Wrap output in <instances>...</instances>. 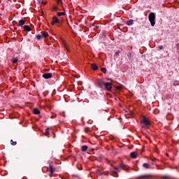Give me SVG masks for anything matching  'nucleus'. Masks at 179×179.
I'll use <instances>...</instances> for the list:
<instances>
[{
    "label": "nucleus",
    "mask_w": 179,
    "mask_h": 179,
    "mask_svg": "<svg viewBox=\"0 0 179 179\" xmlns=\"http://www.w3.org/2000/svg\"><path fill=\"white\" fill-rule=\"evenodd\" d=\"M62 43L63 44L64 48H65V50H66V51L68 52H71V50H69V48H68V44H66V42H65V41H64V39H62Z\"/></svg>",
    "instance_id": "obj_5"
},
{
    "label": "nucleus",
    "mask_w": 179,
    "mask_h": 179,
    "mask_svg": "<svg viewBox=\"0 0 179 179\" xmlns=\"http://www.w3.org/2000/svg\"><path fill=\"white\" fill-rule=\"evenodd\" d=\"M96 173H97V174H99V176H101V171H97Z\"/></svg>",
    "instance_id": "obj_29"
},
{
    "label": "nucleus",
    "mask_w": 179,
    "mask_h": 179,
    "mask_svg": "<svg viewBox=\"0 0 179 179\" xmlns=\"http://www.w3.org/2000/svg\"><path fill=\"white\" fill-rule=\"evenodd\" d=\"M143 167L144 169H150V164H149V163H144V164H143Z\"/></svg>",
    "instance_id": "obj_10"
},
{
    "label": "nucleus",
    "mask_w": 179,
    "mask_h": 179,
    "mask_svg": "<svg viewBox=\"0 0 179 179\" xmlns=\"http://www.w3.org/2000/svg\"><path fill=\"white\" fill-rule=\"evenodd\" d=\"M166 156H169V154L166 153Z\"/></svg>",
    "instance_id": "obj_35"
},
{
    "label": "nucleus",
    "mask_w": 179,
    "mask_h": 179,
    "mask_svg": "<svg viewBox=\"0 0 179 179\" xmlns=\"http://www.w3.org/2000/svg\"><path fill=\"white\" fill-rule=\"evenodd\" d=\"M57 15H58L59 16H64V15H65V12L57 13Z\"/></svg>",
    "instance_id": "obj_21"
},
{
    "label": "nucleus",
    "mask_w": 179,
    "mask_h": 179,
    "mask_svg": "<svg viewBox=\"0 0 179 179\" xmlns=\"http://www.w3.org/2000/svg\"><path fill=\"white\" fill-rule=\"evenodd\" d=\"M116 55H118V54H120V52H116Z\"/></svg>",
    "instance_id": "obj_33"
},
{
    "label": "nucleus",
    "mask_w": 179,
    "mask_h": 179,
    "mask_svg": "<svg viewBox=\"0 0 179 179\" xmlns=\"http://www.w3.org/2000/svg\"><path fill=\"white\" fill-rule=\"evenodd\" d=\"M103 86L108 92H111V89H113V83H103Z\"/></svg>",
    "instance_id": "obj_3"
},
{
    "label": "nucleus",
    "mask_w": 179,
    "mask_h": 179,
    "mask_svg": "<svg viewBox=\"0 0 179 179\" xmlns=\"http://www.w3.org/2000/svg\"><path fill=\"white\" fill-rule=\"evenodd\" d=\"M176 48H177V50H179V43H176Z\"/></svg>",
    "instance_id": "obj_31"
},
{
    "label": "nucleus",
    "mask_w": 179,
    "mask_h": 179,
    "mask_svg": "<svg viewBox=\"0 0 179 179\" xmlns=\"http://www.w3.org/2000/svg\"><path fill=\"white\" fill-rule=\"evenodd\" d=\"M59 22V20L57 18V17H52V24L54 25L55 23H58Z\"/></svg>",
    "instance_id": "obj_9"
},
{
    "label": "nucleus",
    "mask_w": 179,
    "mask_h": 179,
    "mask_svg": "<svg viewBox=\"0 0 179 179\" xmlns=\"http://www.w3.org/2000/svg\"><path fill=\"white\" fill-rule=\"evenodd\" d=\"M92 68L94 69V71H97V69H99V67H97V65L95 64H92Z\"/></svg>",
    "instance_id": "obj_16"
},
{
    "label": "nucleus",
    "mask_w": 179,
    "mask_h": 179,
    "mask_svg": "<svg viewBox=\"0 0 179 179\" xmlns=\"http://www.w3.org/2000/svg\"><path fill=\"white\" fill-rule=\"evenodd\" d=\"M43 78H44V79H50V78H52V75L51 73H44L43 74Z\"/></svg>",
    "instance_id": "obj_6"
},
{
    "label": "nucleus",
    "mask_w": 179,
    "mask_h": 179,
    "mask_svg": "<svg viewBox=\"0 0 179 179\" xmlns=\"http://www.w3.org/2000/svg\"><path fill=\"white\" fill-rule=\"evenodd\" d=\"M39 2H41V1H40Z\"/></svg>",
    "instance_id": "obj_36"
},
{
    "label": "nucleus",
    "mask_w": 179,
    "mask_h": 179,
    "mask_svg": "<svg viewBox=\"0 0 179 179\" xmlns=\"http://www.w3.org/2000/svg\"><path fill=\"white\" fill-rule=\"evenodd\" d=\"M24 23H25L24 20H20L19 21V26L22 27L24 24Z\"/></svg>",
    "instance_id": "obj_19"
},
{
    "label": "nucleus",
    "mask_w": 179,
    "mask_h": 179,
    "mask_svg": "<svg viewBox=\"0 0 179 179\" xmlns=\"http://www.w3.org/2000/svg\"><path fill=\"white\" fill-rule=\"evenodd\" d=\"M24 29L25 31H30L31 30V28L29 27V25H25L24 26Z\"/></svg>",
    "instance_id": "obj_14"
},
{
    "label": "nucleus",
    "mask_w": 179,
    "mask_h": 179,
    "mask_svg": "<svg viewBox=\"0 0 179 179\" xmlns=\"http://www.w3.org/2000/svg\"><path fill=\"white\" fill-rule=\"evenodd\" d=\"M101 72H103V73H106V72L107 71V69L106 68H101Z\"/></svg>",
    "instance_id": "obj_23"
},
{
    "label": "nucleus",
    "mask_w": 179,
    "mask_h": 179,
    "mask_svg": "<svg viewBox=\"0 0 179 179\" xmlns=\"http://www.w3.org/2000/svg\"><path fill=\"white\" fill-rule=\"evenodd\" d=\"M127 26H132L134 24V20H129V21L127 22Z\"/></svg>",
    "instance_id": "obj_13"
},
{
    "label": "nucleus",
    "mask_w": 179,
    "mask_h": 179,
    "mask_svg": "<svg viewBox=\"0 0 179 179\" xmlns=\"http://www.w3.org/2000/svg\"><path fill=\"white\" fill-rule=\"evenodd\" d=\"M112 174L113 177H117L118 174V168H115V169L112 171Z\"/></svg>",
    "instance_id": "obj_8"
},
{
    "label": "nucleus",
    "mask_w": 179,
    "mask_h": 179,
    "mask_svg": "<svg viewBox=\"0 0 179 179\" xmlns=\"http://www.w3.org/2000/svg\"><path fill=\"white\" fill-rule=\"evenodd\" d=\"M178 172H179V169H178Z\"/></svg>",
    "instance_id": "obj_37"
},
{
    "label": "nucleus",
    "mask_w": 179,
    "mask_h": 179,
    "mask_svg": "<svg viewBox=\"0 0 179 179\" xmlns=\"http://www.w3.org/2000/svg\"><path fill=\"white\" fill-rule=\"evenodd\" d=\"M10 143H11V145H12L13 146H15V145H17L16 141L13 142V140H11V141H10Z\"/></svg>",
    "instance_id": "obj_24"
},
{
    "label": "nucleus",
    "mask_w": 179,
    "mask_h": 179,
    "mask_svg": "<svg viewBox=\"0 0 179 179\" xmlns=\"http://www.w3.org/2000/svg\"><path fill=\"white\" fill-rule=\"evenodd\" d=\"M158 48H159V50H163L164 47H163V45H159L158 47Z\"/></svg>",
    "instance_id": "obj_27"
},
{
    "label": "nucleus",
    "mask_w": 179,
    "mask_h": 179,
    "mask_svg": "<svg viewBox=\"0 0 179 179\" xmlns=\"http://www.w3.org/2000/svg\"><path fill=\"white\" fill-rule=\"evenodd\" d=\"M33 113H34V114L38 115V114L40 113V110H39L38 109H37V108H34V109L33 110Z\"/></svg>",
    "instance_id": "obj_17"
},
{
    "label": "nucleus",
    "mask_w": 179,
    "mask_h": 179,
    "mask_svg": "<svg viewBox=\"0 0 179 179\" xmlns=\"http://www.w3.org/2000/svg\"><path fill=\"white\" fill-rule=\"evenodd\" d=\"M36 38L37 40H41V38H43L42 35H36Z\"/></svg>",
    "instance_id": "obj_22"
},
{
    "label": "nucleus",
    "mask_w": 179,
    "mask_h": 179,
    "mask_svg": "<svg viewBox=\"0 0 179 179\" xmlns=\"http://www.w3.org/2000/svg\"><path fill=\"white\" fill-rule=\"evenodd\" d=\"M173 86H179V81L178 80H175L173 82Z\"/></svg>",
    "instance_id": "obj_20"
},
{
    "label": "nucleus",
    "mask_w": 179,
    "mask_h": 179,
    "mask_svg": "<svg viewBox=\"0 0 179 179\" xmlns=\"http://www.w3.org/2000/svg\"><path fill=\"white\" fill-rule=\"evenodd\" d=\"M141 122L144 124V125L142 126V128H148V127L150 125V122H149V120H148V118H146V117H143Z\"/></svg>",
    "instance_id": "obj_2"
},
{
    "label": "nucleus",
    "mask_w": 179,
    "mask_h": 179,
    "mask_svg": "<svg viewBox=\"0 0 179 179\" xmlns=\"http://www.w3.org/2000/svg\"><path fill=\"white\" fill-rule=\"evenodd\" d=\"M162 178L167 179V178H169V176H162Z\"/></svg>",
    "instance_id": "obj_26"
},
{
    "label": "nucleus",
    "mask_w": 179,
    "mask_h": 179,
    "mask_svg": "<svg viewBox=\"0 0 179 179\" xmlns=\"http://www.w3.org/2000/svg\"><path fill=\"white\" fill-rule=\"evenodd\" d=\"M48 171H50V176H51V174H52V173H54L55 169H54V168L52 167V166H49Z\"/></svg>",
    "instance_id": "obj_12"
},
{
    "label": "nucleus",
    "mask_w": 179,
    "mask_h": 179,
    "mask_svg": "<svg viewBox=\"0 0 179 179\" xmlns=\"http://www.w3.org/2000/svg\"><path fill=\"white\" fill-rule=\"evenodd\" d=\"M121 167H122V169H124V167L122 166V165H121Z\"/></svg>",
    "instance_id": "obj_34"
},
{
    "label": "nucleus",
    "mask_w": 179,
    "mask_h": 179,
    "mask_svg": "<svg viewBox=\"0 0 179 179\" xmlns=\"http://www.w3.org/2000/svg\"><path fill=\"white\" fill-rule=\"evenodd\" d=\"M45 134H46L47 135H48V134H50V129H45Z\"/></svg>",
    "instance_id": "obj_25"
},
{
    "label": "nucleus",
    "mask_w": 179,
    "mask_h": 179,
    "mask_svg": "<svg viewBox=\"0 0 179 179\" xmlns=\"http://www.w3.org/2000/svg\"><path fill=\"white\" fill-rule=\"evenodd\" d=\"M149 22L151 26L153 27L156 24V14L155 13H150L148 15Z\"/></svg>",
    "instance_id": "obj_1"
},
{
    "label": "nucleus",
    "mask_w": 179,
    "mask_h": 179,
    "mask_svg": "<svg viewBox=\"0 0 179 179\" xmlns=\"http://www.w3.org/2000/svg\"><path fill=\"white\" fill-rule=\"evenodd\" d=\"M17 61H19V59L17 57H13L12 59H11V62H13V64H16L17 62Z\"/></svg>",
    "instance_id": "obj_15"
},
{
    "label": "nucleus",
    "mask_w": 179,
    "mask_h": 179,
    "mask_svg": "<svg viewBox=\"0 0 179 179\" xmlns=\"http://www.w3.org/2000/svg\"><path fill=\"white\" fill-rule=\"evenodd\" d=\"M57 9H58V7H57V6H55V7L53 8V10H57Z\"/></svg>",
    "instance_id": "obj_30"
},
{
    "label": "nucleus",
    "mask_w": 179,
    "mask_h": 179,
    "mask_svg": "<svg viewBox=\"0 0 179 179\" xmlns=\"http://www.w3.org/2000/svg\"><path fill=\"white\" fill-rule=\"evenodd\" d=\"M41 36H42V38L43 37L44 38H45L48 37V33L45 32V31H42Z\"/></svg>",
    "instance_id": "obj_11"
},
{
    "label": "nucleus",
    "mask_w": 179,
    "mask_h": 179,
    "mask_svg": "<svg viewBox=\"0 0 179 179\" xmlns=\"http://www.w3.org/2000/svg\"><path fill=\"white\" fill-rule=\"evenodd\" d=\"M130 157H131V159H136V157H138V152H131Z\"/></svg>",
    "instance_id": "obj_7"
},
{
    "label": "nucleus",
    "mask_w": 179,
    "mask_h": 179,
    "mask_svg": "<svg viewBox=\"0 0 179 179\" xmlns=\"http://www.w3.org/2000/svg\"><path fill=\"white\" fill-rule=\"evenodd\" d=\"M87 131H89V128L85 129V132H87Z\"/></svg>",
    "instance_id": "obj_32"
},
{
    "label": "nucleus",
    "mask_w": 179,
    "mask_h": 179,
    "mask_svg": "<svg viewBox=\"0 0 179 179\" xmlns=\"http://www.w3.org/2000/svg\"><path fill=\"white\" fill-rule=\"evenodd\" d=\"M57 1V3L59 5V3H61L62 2V0H56Z\"/></svg>",
    "instance_id": "obj_28"
},
{
    "label": "nucleus",
    "mask_w": 179,
    "mask_h": 179,
    "mask_svg": "<svg viewBox=\"0 0 179 179\" xmlns=\"http://www.w3.org/2000/svg\"><path fill=\"white\" fill-rule=\"evenodd\" d=\"M82 152H86L87 150V145H83L81 148Z\"/></svg>",
    "instance_id": "obj_18"
},
{
    "label": "nucleus",
    "mask_w": 179,
    "mask_h": 179,
    "mask_svg": "<svg viewBox=\"0 0 179 179\" xmlns=\"http://www.w3.org/2000/svg\"><path fill=\"white\" fill-rule=\"evenodd\" d=\"M153 177V176L150 173H148V174H144V175H141V176H139L138 177V179H141V178H152Z\"/></svg>",
    "instance_id": "obj_4"
}]
</instances>
